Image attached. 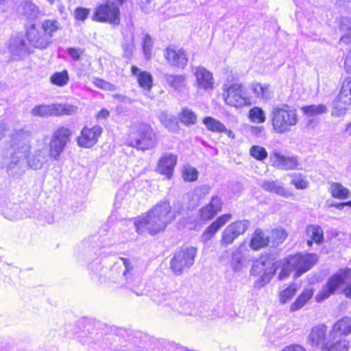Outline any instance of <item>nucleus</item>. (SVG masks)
Returning <instances> with one entry per match:
<instances>
[{"label":"nucleus","mask_w":351,"mask_h":351,"mask_svg":"<svg viewBox=\"0 0 351 351\" xmlns=\"http://www.w3.org/2000/svg\"><path fill=\"white\" fill-rule=\"evenodd\" d=\"M269 159L272 165L279 169L292 170L298 166L296 156H287L281 154L279 150L274 149L269 154Z\"/></svg>","instance_id":"15"},{"label":"nucleus","mask_w":351,"mask_h":351,"mask_svg":"<svg viewBox=\"0 0 351 351\" xmlns=\"http://www.w3.org/2000/svg\"><path fill=\"white\" fill-rule=\"evenodd\" d=\"M221 199L218 196H214L210 203L199 210V216L204 220L211 219L221 210Z\"/></svg>","instance_id":"23"},{"label":"nucleus","mask_w":351,"mask_h":351,"mask_svg":"<svg viewBox=\"0 0 351 351\" xmlns=\"http://www.w3.org/2000/svg\"><path fill=\"white\" fill-rule=\"evenodd\" d=\"M203 123L210 131L219 133L226 132L227 131L226 126L222 123L213 117H205L203 120Z\"/></svg>","instance_id":"36"},{"label":"nucleus","mask_w":351,"mask_h":351,"mask_svg":"<svg viewBox=\"0 0 351 351\" xmlns=\"http://www.w3.org/2000/svg\"><path fill=\"white\" fill-rule=\"evenodd\" d=\"M47 150L44 147L42 149H36L34 154L31 156L29 154L25 160H27V164L30 168L39 169L47 161Z\"/></svg>","instance_id":"25"},{"label":"nucleus","mask_w":351,"mask_h":351,"mask_svg":"<svg viewBox=\"0 0 351 351\" xmlns=\"http://www.w3.org/2000/svg\"><path fill=\"white\" fill-rule=\"evenodd\" d=\"M293 271H295V269L289 264V258L287 257L285 258L282 263L281 271L278 275V279L280 280L286 279L289 276L291 272Z\"/></svg>","instance_id":"48"},{"label":"nucleus","mask_w":351,"mask_h":351,"mask_svg":"<svg viewBox=\"0 0 351 351\" xmlns=\"http://www.w3.org/2000/svg\"><path fill=\"white\" fill-rule=\"evenodd\" d=\"M93 83L99 88L113 91L116 89L115 86L99 78H94Z\"/></svg>","instance_id":"51"},{"label":"nucleus","mask_w":351,"mask_h":351,"mask_svg":"<svg viewBox=\"0 0 351 351\" xmlns=\"http://www.w3.org/2000/svg\"><path fill=\"white\" fill-rule=\"evenodd\" d=\"M30 114L40 117L55 116L54 104L36 106L31 110Z\"/></svg>","instance_id":"35"},{"label":"nucleus","mask_w":351,"mask_h":351,"mask_svg":"<svg viewBox=\"0 0 351 351\" xmlns=\"http://www.w3.org/2000/svg\"><path fill=\"white\" fill-rule=\"evenodd\" d=\"M350 348L349 341L344 337L329 333V339L323 346L322 351H348Z\"/></svg>","instance_id":"22"},{"label":"nucleus","mask_w":351,"mask_h":351,"mask_svg":"<svg viewBox=\"0 0 351 351\" xmlns=\"http://www.w3.org/2000/svg\"><path fill=\"white\" fill-rule=\"evenodd\" d=\"M157 143V136L149 124L135 122L130 125L126 141L128 146L145 151L153 149Z\"/></svg>","instance_id":"4"},{"label":"nucleus","mask_w":351,"mask_h":351,"mask_svg":"<svg viewBox=\"0 0 351 351\" xmlns=\"http://www.w3.org/2000/svg\"><path fill=\"white\" fill-rule=\"evenodd\" d=\"M270 237L272 242L278 245L282 243L286 239L287 233L283 228H276L271 231Z\"/></svg>","instance_id":"47"},{"label":"nucleus","mask_w":351,"mask_h":351,"mask_svg":"<svg viewBox=\"0 0 351 351\" xmlns=\"http://www.w3.org/2000/svg\"><path fill=\"white\" fill-rule=\"evenodd\" d=\"M71 134V131L65 127L59 128L53 132L49 144V154L53 160H58L59 159L70 140Z\"/></svg>","instance_id":"11"},{"label":"nucleus","mask_w":351,"mask_h":351,"mask_svg":"<svg viewBox=\"0 0 351 351\" xmlns=\"http://www.w3.org/2000/svg\"><path fill=\"white\" fill-rule=\"evenodd\" d=\"M131 71L133 75L137 76L139 86L145 91L149 92L153 86V77L152 75L147 71H141L136 66H132Z\"/></svg>","instance_id":"27"},{"label":"nucleus","mask_w":351,"mask_h":351,"mask_svg":"<svg viewBox=\"0 0 351 351\" xmlns=\"http://www.w3.org/2000/svg\"><path fill=\"white\" fill-rule=\"evenodd\" d=\"M269 243V236L260 229H257L252 236L250 246L254 250H258L262 247L267 245Z\"/></svg>","instance_id":"32"},{"label":"nucleus","mask_w":351,"mask_h":351,"mask_svg":"<svg viewBox=\"0 0 351 351\" xmlns=\"http://www.w3.org/2000/svg\"><path fill=\"white\" fill-rule=\"evenodd\" d=\"M298 290L296 285L293 284L287 287L285 290L282 291L280 295V301L282 304L287 303L290 300L293 296L295 294Z\"/></svg>","instance_id":"46"},{"label":"nucleus","mask_w":351,"mask_h":351,"mask_svg":"<svg viewBox=\"0 0 351 351\" xmlns=\"http://www.w3.org/2000/svg\"><path fill=\"white\" fill-rule=\"evenodd\" d=\"M277 267L269 258L266 257L256 260L252 265L250 273L254 276H260L256 285L263 287L267 284L274 275Z\"/></svg>","instance_id":"10"},{"label":"nucleus","mask_w":351,"mask_h":351,"mask_svg":"<svg viewBox=\"0 0 351 351\" xmlns=\"http://www.w3.org/2000/svg\"><path fill=\"white\" fill-rule=\"evenodd\" d=\"M223 98L227 105L235 108L251 105L250 97L242 84L238 83L223 85Z\"/></svg>","instance_id":"7"},{"label":"nucleus","mask_w":351,"mask_h":351,"mask_svg":"<svg viewBox=\"0 0 351 351\" xmlns=\"http://www.w3.org/2000/svg\"><path fill=\"white\" fill-rule=\"evenodd\" d=\"M123 47L125 53L128 56L131 55L134 49V36L131 35L128 43H124Z\"/></svg>","instance_id":"61"},{"label":"nucleus","mask_w":351,"mask_h":351,"mask_svg":"<svg viewBox=\"0 0 351 351\" xmlns=\"http://www.w3.org/2000/svg\"><path fill=\"white\" fill-rule=\"evenodd\" d=\"M26 37L29 46L38 49H45L52 43V40H49L43 32L37 29L34 25H32L27 30Z\"/></svg>","instance_id":"17"},{"label":"nucleus","mask_w":351,"mask_h":351,"mask_svg":"<svg viewBox=\"0 0 351 351\" xmlns=\"http://www.w3.org/2000/svg\"><path fill=\"white\" fill-rule=\"evenodd\" d=\"M248 118L252 123H263L266 120V115L262 108L255 106L250 110Z\"/></svg>","instance_id":"40"},{"label":"nucleus","mask_w":351,"mask_h":351,"mask_svg":"<svg viewBox=\"0 0 351 351\" xmlns=\"http://www.w3.org/2000/svg\"><path fill=\"white\" fill-rule=\"evenodd\" d=\"M330 332L332 335H337L341 337L350 334L351 332V318L346 317L339 320L334 324Z\"/></svg>","instance_id":"31"},{"label":"nucleus","mask_w":351,"mask_h":351,"mask_svg":"<svg viewBox=\"0 0 351 351\" xmlns=\"http://www.w3.org/2000/svg\"><path fill=\"white\" fill-rule=\"evenodd\" d=\"M180 121L186 125H194L196 123L197 117L195 113L190 109H183L180 116Z\"/></svg>","instance_id":"43"},{"label":"nucleus","mask_w":351,"mask_h":351,"mask_svg":"<svg viewBox=\"0 0 351 351\" xmlns=\"http://www.w3.org/2000/svg\"><path fill=\"white\" fill-rule=\"evenodd\" d=\"M339 29L341 32H348L351 30V17L343 16L339 21Z\"/></svg>","instance_id":"54"},{"label":"nucleus","mask_w":351,"mask_h":351,"mask_svg":"<svg viewBox=\"0 0 351 351\" xmlns=\"http://www.w3.org/2000/svg\"><path fill=\"white\" fill-rule=\"evenodd\" d=\"M92 19L95 21L118 25L121 21L120 10L114 2L106 1L96 6Z\"/></svg>","instance_id":"9"},{"label":"nucleus","mask_w":351,"mask_h":351,"mask_svg":"<svg viewBox=\"0 0 351 351\" xmlns=\"http://www.w3.org/2000/svg\"><path fill=\"white\" fill-rule=\"evenodd\" d=\"M141 10L149 13L154 9V3L152 0H137Z\"/></svg>","instance_id":"56"},{"label":"nucleus","mask_w":351,"mask_h":351,"mask_svg":"<svg viewBox=\"0 0 351 351\" xmlns=\"http://www.w3.org/2000/svg\"><path fill=\"white\" fill-rule=\"evenodd\" d=\"M135 261L129 258L119 257L111 267L108 276L110 286L117 288H127L137 295L144 294V289L139 279L134 278Z\"/></svg>","instance_id":"3"},{"label":"nucleus","mask_w":351,"mask_h":351,"mask_svg":"<svg viewBox=\"0 0 351 351\" xmlns=\"http://www.w3.org/2000/svg\"><path fill=\"white\" fill-rule=\"evenodd\" d=\"M250 90L254 96L263 101H267L274 96V93L269 84L253 82L250 85Z\"/></svg>","instance_id":"26"},{"label":"nucleus","mask_w":351,"mask_h":351,"mask_svg":"<svg viewBox=\"0 0 351 351\" xmlns=\"http://www.w3.org/2000/svg\"><path fill=\"white\" fill-rule=\"evenodd\" d=\"M259 185L265 191L276 193L282 197H289L290 195L277 180H263Z\"/></svg>","instance_id":"30"},{"label":"nucleus","mask_w":351,"mask_h":351,"mask_svg":"<svg viewBox=\"0 0 351 351\" xmlns=\"http://www.w3.org/2000/svg\"><path fill=\"white\" fill-rule=\"evenodd\" d=\"M101 132L102 128L99 125L84 128L81 131L80 136L77 138L78 145L86 148L93 147L97 142Z\"/></svg>","instance_id":"16"},{"label":"nucleus","mask_w":351,"mask_h":351,"mask_svg":"<svg viewBox=\"0 0 351 351\" xmlns=\"http://www.w3.org/2000/svg\"><path fill=\"white\" fill-rule=\"evenodd\" d=\"M164 78L167 84L176 91L182 92L186 88V77L184 75L166 73L164 75Z\"/></svg>","instance_id":"28"},{"label":"nucleus","mask_w":351,"mask_h":351,"mask_svg":"<svg viewBox=\"0 0 351 351\" xmlns=\"http://www.w3.org/2000/svg\"><path fill=\"white\" fill-rule=\"evenodd\" d=\"M243 255L240 250H237L232 253L230 261V265L234 271H239L243 267L242 264Z\"/></svg>","instance_id":"45"},{"label":"nucleus","mask_w":351,"mask_h":351,"mask_svg":"<svg viewBox=\"0 0 351 351\" xmlns=\"http://www.w3.org/2000/svg\"><path fill=\"white\" fill-rule=\"evenodd\" d=\"M282 351H306V350L301 345L293 344L284 348Z\"/></svg>","instance_id":"62"},{"label":"nucleus","mask_w":351,"mask_h":351,"mask_svg":"<svg viewBox=\"0 0 351 351\" xmlns=\"http://www.w3.org/2000/svg\"><path fill=\"white\" fill-rule=\"evenodd\" d=\"M180 306H177L176 304L174 305V308L180 313L182 314H188L190 313L189 308L191 307V304L186 302L184 299H181L179 302Z\"/></svg>","instance_id":"55"},{"label":"nucleus","mask_w":351,"mask_h":351,"mask_svg":"<svg viewBox=\"0 0 351 351\" xmlns=\"http://www.w3.org/2000/svg\"><path fill=\"white\" fill-rule=\"evenodd\" d=\"M344 69L347 73H351V50L348 53L345 58Z\"/></svg>","instance_id":"63"},{"label":"nucleus","mask_w":351,"mask_h":351,"mask_svg":"<svg viewBox=\"0 0 351 351\" xmlns=\"http://www.w3.org/2000/svg\"><path fill=\"white\" fill-rule=\"evenodd\" d=\"M198 175L199 173L195 167L189 165H184L182 171V176L185 181L194 182L197 180Z\"/></svg>","instance_id":"42"},{"label":"nucleus","mask_w":351,"mask_h":351,"mask_svg":"<svg viewBox=\"0 0 351 351\" xmlns=\"http://www.w3.org/2000/svg\"><path fill=\"white\" fill-rule=\"evenodd\" d=\"M301 111L306 117H312L326 113L328 108L324 104H313L302 107Z\"/></svg>","instance_id":"34"},{"label":"nucleus","mask_w":351,"mask_h":351,"mask_svg":"<svg viewBox=\"0 0 351 351\" xmlns=\"http://www.w3.org/2000/svg\"><path fill=\"white\" fill-rule=\"evenodd\" d=\"M351 104V76L346 77L341 85L338 97L334 101L332 115L340 117L346 114L347 106Z\"/></svg>","instance_id":"12"},{"label":"nucleus","mask_w":351,"mask_h":351,"mask_svg":"<svg viewBox=\"0 0 351 351\" xmlns=\"http://www.w3.org/2000/svg\"><path fill=\"white\" fill-rule=\"evenodd\" d=\"M291 184L294 185L298 189H304L308 187V182L302 178H295L291 181Z\"/></svg>","instance_id":"58"},{"label":"nucleus","mask_w":351,"mask_h":351,"mask_svg":"<svg viewBox=\"0 0 351 351\" xmlns=\"http://www.w3.org/2000/svg\"><path fill=\"white\" fill-rule=\"evenodd\" d=\"M9 50L12 56L22 58L31 52L29 43H26L23 35H17L10 39Z\"/></svg>","instance_id":"21"},{"label":"nucleus","mask_w":351,"mask_h":351,"mask_svg":"<svg viewBox=\"0 0 351 351\" xmlns=\"http://www.w3.org/2000/svg\"><path fill=\"white\" fill-rule=\"evenodd\" d=\"M248 227L247 221H237L228 225L221 233L220 243L226 247L232 244L241 234L245 233Z\"/></svg>","instance_id":"14"},{"label":"nucleus","mask_w":351,"mask_h":351,"mask_svg":"<svg viewBox=\"0 0 351 351\" xmlns=\"http://www.w3.org/2000/svg\"><path fill=\"white\" fill-rule=\"evenodd\" d=\"M69 80L67 71L64 70L61 72H56L53 73L51 77V82L58 86H64L67 84Z\"/></svg>","instance_id":"41"},{"label":"nucleus","mask_w":351,"mask_h":351,"mask_svg":"<svg viewBox=\"0 0 351 351\" xmlns=\"http://www.w3.org/2000/svg\"><path fill=\"white\" fill-rule=\"evenodd\" d=\"M177 162V156L172 154H165L160 159L158 171L170 178Z\"/></svg>","instance_id":"24"},{"label":"nucleus","mask_w":351,"mask_h":351,"mask_svg":"<svg viewBox=\"0 0 351 351\" xmlns=\"http://www.w3.org/2000/svg\"><path fill=\"white\" fill-rule=\"evenodd\" d=\"M351 280V268H344L338 270L323 286L322 289L315 296L317 302H320L328 299L346 281Z\"/></svg>","instance_id":"6"},{"label":"nucleus","mask_w":351,"mask_h":351,"mask_svg":"<svg viewBox=\"0 0 351 351\" xmlns=\"http://www.w3.org/2000/svg\"><path fill=\"white\" fill-rule=\"evenodd\" d=\"M197 248L186 247L176 252L171 260L170 269L175 275H180L194 263Z\"/></svg>","instance_id":"8"},{"label":"nucleus","mask_w":351,"mask_h":351,"mask_svg":"<svg viewBox=\"0 0 351 351\" xmlns=\"http://www.w3.org/2000/svg\"><path fill=\"white\" fill-rule=\"evenodd\" d=\"M306 233L310 238L307 241L308 246H312L313 242L317 244H321L324 242V231L320 226L309 225L306 228Z\"/></svg>","instance_id":"29"},{"label":"nucleus","mask_w":351,"mask_h":351,"mask_svg":"<svg viewBox=\"0 0 351 351\" xmlns=\"http://www.w3.org/2000/svg\"><path fill=\"white\" fill-rule=\"evenodd\" d=\"M90 10L83 8H77L75 10V19L79 21H84L89 14Z\"/></svg>","instance_id":"57"},{"label":"nucleus","mask_w":351,"mask_h":351,"mask_svg":"<svg viewBox=\"0 0 351 351\" xmlns=\"http://www.w3.org/2000/svg\"><path fill=\"white\" fill-rule=\"evenodd\" d=\"M153 44L154 42L152 38L148 34H146L143 41V50L146 59H149L151 58Z\"/></svg>","instance_id":"50"},{"label":"nucleus","mask_w":351,"mask_h":351,"mask_svg":"<svg viewBox=\"0 0 351 351\" xmlns=\"http://www.w3.org/2000/svg\"><path fill=\"white\" fill-rule=\"evenodd\" d=\"M327 327L326 325L320 324L313 326L307 338L308 343L312 347L321 348L326 344Z\"/></svg>","instance_id":"18"},{"label":"nucleus","mask_w":351,"mask_h":351,"mask_svg":"<svg viewBox=\"0 0 351 351\" xmlns=\"http://www.w3.org/2000/svg\"><path fill=\"white\" fill-rule=\"evenodd\" d=\"M176 215L167 199L158 202L146 213L135 219L134 224L139 234L155 235L163 231L175 219Z\"/></svg>","instance_id":"1"},{"label":"nucleus","mask_w":351,"mask_h":351,"mask_svg":"<svg viewBox=\"0 0 351 351\" xmlns=\"http://www.w3.org/2000/svg\"><path fill=\"white\" fill-rule=\"evenodd\" d=\"M192 71L196 79V86L204 90L212 89L214 78L211 72L202 66L193 67Z\"/></svg>","instance_id":"19"},{"label":"nucleus","mask_w":351,"mask_h":351,"mask_svg":"<svg viewBox=\"0 0 351 351\" xmlns=\"http://www.w3.org/2000/svg\"><path fill=\"white\" fill-rule=\"evenodd\" d=\"M12 146L14 149L10 156L4 160L3 168L12 176L21 175L26 167L25 158L30 154V142L32 132L25 128L15 130L11 134Z\"/></svg>","instance_id":"2"},{"label":"nucleus","mask_w":351,"mask_h":351,"mask_svg":"<svg viewBox=\"0 0 351 351\" xmlns=\"http://www.w3.org/2000/svg\"><path fill=\"white\" fill-rule=\"evenodd\" d=\"M60 28V23L56 20H45L41 25L42 31L49 40H52V37Z\"/></svg>","instance_id":"33"},{"label":"nucleus","mask_w":351,"mask_h":351,"mask_svg":"<svg viewBox=\"0 0 351 351\" xmlns=\"http://www.w3.org/2000/svg\"><path fill=\"white\" fill-rule=\"evenodd\" d=\"M23 13L27 16H31L37 12V7L32 1H27L21 5Z\"/></svg>","instance_id":"52"},{"label":"nucleus","mask_w":351,"mask_h":351,"mask_svg":"<svg viewBox=\"0 0 351 351\" xmlns=\"http://www.w3.org/2000/svg\"><path fill=\"white\" fill-rule=\"evenodd\" d=\"M219 229V226L213 221L204 232L202 240L204 242L209 241Z\"/></svg>","instance_id":"49"},{"label":"nucleus","mask_w":351,"mask_h":351,"mask_svg":"<svg viewBox=\"0 0 351 351\" xmlns=\"http://www.w3.org/2000/svg\"><path fill=\"white\" fill-rule=\"evenodd\" d=\"M232 218L230 214H225L218 217L214 222L221 228L227 222H228Z\"/></svg>","instance_id":"60"},{"label":"nucleus","mask_w":351,"mask_h":351,"mask_svg":"<svg viewBox=\"0 0 351 351\" xmlns=\"http://www.w3.org/2000/svg\"><path fill=\"white\" fill-rule=\"evenodd\" d=\"M164 56L170 64L177 67L184 68L188 62L186 52L182 49H176L173 47L166 49Z\"/></svg>","instance_id":"20"},{"label":"nucleus","mask_w":351,"mask_h":351,"mask_svg":"<svg viewBox=\"0 0 351 351\" xmlns=\"http://www.w3.org/2000/svg\"><path fill=\"white\" fill-rule=\"evenodd\" d=\"M313 296V290L306 289L299 295L297 300L291 304V310L295 311L302 308Z\"/></svg>","instance_id":"37"},{"label":"nucleus","mask_w":351,"mask_h":351,"mask_svg":"<svg viewBox=\"0 0 351 351\" xmlns=\"http://www.w3.org/2000/svg\"><path fill=\"white\" fill-rule=\"evenodd\" d=\"M66 52L73 60L79 61L81 60V56L83 55L84 49L82 48L69 47L66 49Z\"/></svg>","instance_id":"53"},{"label":"nucleus","mask_w":351,"mask_h":351,"mask_svg":"<svg viewBox=\"0 0 351 351\" xmlns=\"http://www.w3.org/2000/svg\"><path fill=\"white\" fill-rule=\"evenodd\" d=\"M289 264L295 271V277L301 276L308 271L317 262L318 258L315 254H298L289 257Z\"/></svg>","instance_id":"13"},{"label":"nucleus","mask_w":351,"mask_h":351,"mask_svg":"<svg viewBox=\"0 0 351 351\" xmlns=\"http://www.w3.org/2000/svg\"><path fill=\"white\" fill-rule=\"evenodd\" d=\"M332 196L337 199H347L350 197V191L341 184L335 182L331 184Z\"/></svg>","instance_id":"38"},{"label":"nucleus","mask_w":351,"mask_h":351,"mask_svg":"<svg viewBox=\"0 0 351 351\" xmlns=\"http://www.w3.org/2000/svg\"><path fill=\"white\" fill-rule=\"evenodd\" d=\"M340 42L346 45H351V34L345 32V34L341 37Z\"/></svg>","instance_id":"64"},{"label":"nucleus","mask_w":351,"mask_h":351,"mask_svg":"<svg viewBox=\"0 0 351 351\" xmlns=\"http://www.w3.org/2000/svg\"><path fill=\"white\" fill-rule=\"evenodd\" d=\"M271 117L274 130L280 134L291 131V128L298 122L297 110L287 104H280L273 107Z\"/></svg>","instance_id":"5"},{"label":"nucleus","mask_w":351,"mask_h":351,"mask_svg":"<svg viewBox=\"0 0 351 351\" xmlns=\"http://www.w3.org/2000/svg\"><path fill=\"white\" fill-rule=\"evenodd\" d=\"M232 218L230 214H225L218 217L214 222L221 228L227 222H228Z\"/></svg>","instance_id":"59"},{"label":"nucleus","mask_w":351,"mask_h":351,"mask_svg":"<svg viewBox=\"0 0 351 351\" xmlns=\"http://www.w3.org/2000/svg\"><path fill=\"white\" fill-rule=\"evenodd\" d=\"M250 154L252 157L260 161L264 160L268 156L266 149L260 145H253L250 149Z\"/></svg>","instance_id":"44"},{"label":"nucleus","mask_w":351,"mask_h":351,"mask_svg":"<svg viewBox=\"0 0 351 351\" xmlns=\"http://www.w3.org/2000/svg\"><path fill=\"white\" fill-rule=\"evenodd\" d=\"M55 116L73 115L77 111L75 106L70 104H54Z\"/></svg>","instance_id":"39"}]
</instances>
